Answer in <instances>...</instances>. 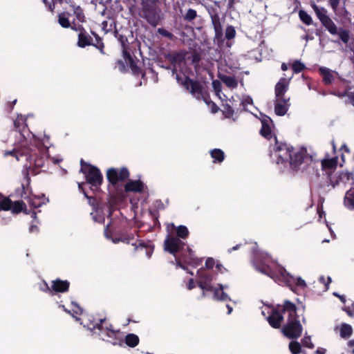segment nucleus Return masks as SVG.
I'll return each instance as SVG.
<instances>
[{
  "instance_id": "nucleus-59",
  "label": "nucleus",
  "mask_w": 354,
  "mask_h": 354,
  "mask_svg": "<svg viewBox=\"0 0 354 354\" xmlns=\"http://www.w3.org/2000/svg\"><path fill=\"white\" fill-rule=\"evenodd\" d=\"M170 59L171 62L174 63L177 62L178 61H181L183 58L178 53H176L171 55Z\"/></svg>"
},
{
  "instance_id": "nucleus-20",
  "label": "nucleus",
  "mask_w": 354,
  "mask_h": 354,
  "mask_svg": "<svg viewBox=\"0 0 354 354\" xmlns=\"http://www.w3.org/2000/svg\"><path fill=\"white\" fill-rule=\"evenodd\" d=\"M261 121V129L260 130V134L263 138L268 140H270V138H272V130L270 127V124L272 123V119L267 115H264Z\"/></svg>"
},
{
  "instance_id": "nucleus-53",
  "label": "nucleus",
  "mask_w": 354,
  "mask_h": 354,
  "mask_svg": "<svg viewBox=\"0 0 354 354\" xmlns=\"http://www.w3.org/2000/svg\"><path fill=\"white\" fill-rule=\"evenodd\" d=\"M225 118H230L233 116L234 111L233 108L228 104L224 106V110L223 111Z\"/></svg>"
},
{
  "instance_id": "nucleus-29",
  "label": "nucleus",
  "mask_w": 354,
  "mask_h": 354,
  "mask_svg": "<svg viewBox=\"0 0 354 354\" xmlns=\"http://www.w3.org/2000/svg\"><path fill=\"white\" fill-rule=\"evenodd\" d=\"M71 10L73 11V15L75 16L76 19L80 22L84 23L86 21L84 10L79 5L75 3L70 4Z\"/></svg>"
},
{
  "instance_id": "nucleus-8",
  "label": "nucleus",
  "mask_w": 354,
  "mask_h": 354,
  "mask_svg": "<svg viewBox=\"0 0 354 354\" xmlns=\"http://www.w3.org/2000/svg\"><path fill=\"white\" fill-rule=\"evenodd\" d=\"M129 171L126 167H122L120 169L116 168H109L106 171V178L109 184L116 187L119 182H123L129 178Z\"/></svg>"
},
{
  "instance_id": "nucleus-24",
  "label": "nucleus",
  "mask_w": 354,
  "mask_h": 354,
  "mask_svg": "<svg viewBox=\"0 0 354 354\" xmlns=\"http://www.w3.org/2000/svg\"><path fill=\"white\" fill-rule=\"evenodd\" d=\"M120 330H109L107 333H105V335L109 339H107L109 342L114 346H120L123 345V339L120 336Z\"/></svg>"
},
{
  "instance_id": "nucleus-35",
  "label": "nucleus",
  "mask_w": 354,
  "mask_h": 354,
  "mask_svg": "<svg viewBox=\"0 0 354 354\" xmlns=\"http://www.w3.org/2000/svg\"><path fill=\"white\" fill-rule=\"evenodd\" d=\"M219 78L230 88H235L238 86V82L234 77L222 75Z\"/></svg>"
},
{
  "instance_id": "nucleus-16",
  "label": "nucleus",
  "mask_w": 354,
  "mask_h": 354,
  "mask_svg": "<svg viewBox=\"0 0 354 354\" xmlns=\"http://www.w3.org/2000/svg\"><path fill=\"white\" fill-rule=\"evenodd\" d=\"M290 104V97L287 98H275L274 113L277 115L283 116L288 112Z\"/></svg>"
},
{
  "instance_id": "nucleus-45",
  "label": "nucleus",
  "mask_w": 354,
  "mask_h": 354,
  "mask_svg": "<svg viewBox=\"0 0 354 354\" xmlns=\"http://www.w3.org/2000/svg\"><path fill=\"white\" fill-rule=\"evenodd\" d=\"M197 17V12L194 9L189 8L183 15V19L187 22L193 21Z\"/></svg>"
},
{
  "instance_id": "nucleus-34",
  "label": "nucleus",
  "mask_w": 354,
  "mask_h": 354,
  "mask_svg": "<svg viewBox=\"0 0 354 354\" xmlns=\"http://www.w3.org/2000/svg\"><path fill=\"white\" fill-rule=\"evenodd\" d=\"M344 203L346 207L350 209H354V189L351 187L345 195Z\"/></svg>"
},
{
  "instance_id": "nucleus-36",
  "label": "nucleus",
  "mask_w": 354,
  "mask_h": 354,
  "mask_svg": "<svg viewBox=\"0 0 354 354\" xmlns=\"http://www.w3.org/2000/svg\"><path fill=\"white\" fill-rule=\"evenodd\" d=\"M205 8L209 15L210 18L218 17L220 13V2L214 1L213 5L205 6Z\"/></svg>"
},
{
  "instance_id": "nucleus-33",
  "label": "nucleus",
  "mask_w": 354,
  "mask_h": 354,
  "mask_svg": "<svg viewBox=\"0 0 354 354\" xmlns=\"http://www.w3.org/2000/svg\"><path fill=\"white\" fill-rule=\"evenodd\" d=\"M124 342L129 347L134 348L138 345L140 339L137 335L133 333H129L125 336L124 340H123V343Z\"/></svg>"
},
{
  "instance_id": "nucleus-44",
  "label": "nucleus",
  "mask_w": 354,
  "mask_h": 354,
  "mask_svg": "<svg viewBox=\"0 0 354 354\" xmlns=\"http://www.w3.org/2000/svg\"><path fill=\"white\" fill-rule=\"evenodd\" d=\"M299 17L300 20L306 25H310L313 22L312 17L306 11L300 10L299 11Z\"/></svg>"
},
{
  "instance_id": "nucleus-52",
  "label": "nucleus",
  "mask_w": 354,
  "mask_h": 354,
  "mask_svg": "<svg viewBox=\"0 0 354 354\" xmlns=\"http://www.w3.org/2000/svg\"><path fill=\"white\" fill-rule=\"evenodd\" d=\"M158 33L169 39H174V35L169 32L168 30H165V28H159L157 30Z\"/></svg>"
},
{
  "instance_id": "nucleus-2",
  "label": "nucleus",
  "mask_w": 354,
  "mask_h": 354,
  "mask_svg": "<svg viewBox=\"0 0 354 354\" xmlns=\"http://www.w3.org/2000/svg\"><path fill=\"white\" fill-rule=\"evenodd\" d=\"M257 269L261 273L269 276L275 281L283 283L286 286H288L292 290V286H296L304 288L306 283L301 277L295 278L290 275L286 270L281 266L276 267L274 270L272 269L270 266L265 263H260L257 266Z\"/></svg>"
},
{
  "instance_id": "nucleus-30",
  "label": "nucleus",
  "mask_w": 354,
  "mask_h": 354,
  "mask_svg": "<svg viewBox=\"0 0 354 354\" xmlns=\"http://www.w3.org/2000/svg\"><path fill=\"white\" fill-rule=\"evenodd\" d=\"M57 22L62 28H71L72 30L74 24H75V19L71 21L69 19L65 17V14L60 13L57 15Z\"/></svg>"
},
{
  "instance_id": "nucleus-31",
  "label": "nucleus",
  "mask_w": 354,
  "mask_h": 354,
  "mask_svg": "<svg viewBox=\"0 0 354 354\" xmlns=\"http://www.w3.org/2000/svg\"><path fill=\"white\" fill-rule=\"evenodd\" d=\"M196 275L198 278V281H203L206 282H212L213 280V274L205 270V268H201L197 270Z\"/></svg>"
},
{
  "instance_id": "nucleus-60",
  "label": "nucleus",
  "mask_w": 354,
  "mask_h": 354,
  "mask_svg": "<svg viewBox=\"0 0 354 354\" xmlns=\"http://www.w3.org/2000/svg\"><path fill=\"white\" fill-rule=\"evenodd\" d=\"M192 61L194 64H198L201 61V55L195 52L192 55Z\"/></svg>"
},
{
  "instance_id": "nucleus-28",
  "label": "nucleus",
  "mask_w": 354,
  "mask_h": 354,
  "mask_svg": "<svg viewBox=\"0 0 354 354\" xmlns=\"http://www.w3.org/2000/svg\"><path fill=\"white\" fill-rule=\"evenodd\" d=\"M217 288H215L213 290V297L217 301H227L230 300V297L225 293L224 290V286L221 283H218Z\"/></svg>"
},
{
  "instance_id": "nucleus-14",
  "label": "nucleus",
  "mask_w": 354,
  "mask_h": 354,
  "mask_svg": "<svg viewBox=\"0 0 354 354\" xmlns=\"http://www.w3.org/2000/svg\"><path fill=\"white\" fill-rule=\"evenodd\" d=\"M282 306L277 305L275 308H273L267 317V321L273 328H279L283 321V313L281 312Z\"/></svg>"
},
{
  "instance_id": "nucleus-22",
  "label": "nucleus",
  "mask_w": 354,
  "mask_h": 354,
  "mask_svg": "<svg viewBox=\"0 0 354 354\" xmlns=\"http://www.w3.org/2000/svg\"><path fill=\"white\" fill-rule=\"evenodd\" d=\"M144 191V183L140 180H129L124 185V192L142 193Z\"/></svg>"
},
{
  "instance_id": "nucleus-15",
  "label": "nucleus",
  "mask_w": 354,
  "mask_h": 354,
  "mask_svg": "<svg viewBox=\"0 0 354 354\" xmlns=\"http://www.w3.org/2000/svg\"><path fill=\"white\" fill-rule=\"evenodd\" d=\"M44 286L46 288V292H51L53 291L55 292L63 293L68 291L70 282L67 280L57 279L52 281L50 287L48 286L46 282H44Z\"/></svg>"
},
{
  "instance_id": "nucleus-38",
  "label": "nucleus",
  "mask_w": 354,
  "mask_h": 354,
  "mask_svg": "<svg viewBox=\"0 0 354 354\" xmlns=\"http://www.w3.org/2000/svg\"><path fill=\"white\" fill-rule=\"evenodd\" d=\"M236 35V30L233 26L229 25L226 27L225 32V38L227 40V46L231 47L232 44L230 41L234 39Z\"/></svg>"
},
{
  "instance_id": "nucleus-57",
  "label": "nucleus",
  "mask_w": 354,
  "mask_h": 354,
  "mask_svg": "<svg viewBox=\"0 0 354 354\" xmlns=\"http://www.w3.org/2000/svg\"><path fill=\"white\" fill-rule=\"evenodd\" d=\"M198 100H203L208 106H209L212 102L210 99L209 95L205 89L203 90V97Z\"/></svg>"
},
{
  "instance_id": "nucleus-10",
  "label": "nucleus",
  "mask_w": 354,
  "mask_h": 354,
  "mask_svg": "<svg viewBox=\"0 0 354 354\" xmlns=\"http://www.w3.org/2000/svg\"><path fill=\"white\" fill-rule=\"evenodd\" d=\"M351 83V82L347 80L339 77L337 78L335 84L338 85V88L334 91V94L339 97L347 96L348 99L346 102L354 106V93L349 91L352 88L349 85Z\"/></svg>"
},
{
  "instance_id": "nucleus-3",
  "label": "nucleus",
  "mask_w": 354,
  "mask_h": 354,
  "mask_svg": "<svg viewBox=\"0 0 354 354\" xmlns=\"http://www.w3.org/2000/svg\"><path fill=\"white\" fill-rule=\"evenodd\" d=\"M48 149L41 142L37 145V149H30V151H28L26 155L29 164L28 168H42L48 159Z\"/></svg>"
},
{
  "instance_id": "nucleus-63",
  "label": "nucleus",
  "mask_w": 354,
  "mask_h": 354,
  "mask_svg": "<svg viewBox=\"0 0 354 354\" xmlns=\"http://www.w3.org/2000/svg\"><path fill=\"white\" fill-rule=\"evenodd\" d=\"M18 153H19L18 151L16 150V149H13L12 151H6L5 152V155L6 156L10 155L12 156H15L17 158V160H19Z\"/></svg>"
},
{
  "instance_id": "nucleus-13",
  "label": "nucleus",
  "mask_w": 354,
  "mask_h": 354,
  "mask_svg": "<svg viewBox=\"0 0 354 354\" xmlns=\"http://www.w3.org/2000/svg\"><path fill=\"white\" fill-rule=\"evenodd\" d=\"M73 30L79 31L77 42V45L78 47L84 48L86 46L93 44V38L88 33V32L83 27V26H77L76 24H74V26L73 27Z\"/></svg>"
},
{
  "instance_id": "nucleus-25",
  "label": "nucleus",
  "mask_w": 354,
  "mask_h": 354,
  "mask_svg": "<svg viewBox=\"0 0 354 354\" xmlns=\"http://www.w3.org/2000/svg\"><path fill=\"white\" fill-rule=\"evenodd\" d=\"M338 164V158L337 156L329 158H324L321 161L322 169L323 171L332 173L337 168Z\"/></svg>"
},
{
  "instance_id": "nucleus-26",
  "label": "nucleus",
  "mask_w": 354,
  "mask_h": 354,
  "mask_svg": "<svg viewBox=\"0 0 354 354\" xmlns=\"http://www.w3.org/2000/svg\"><path fill=\"white\" fill-rule=\"evenodd\" d=\"M25 199L27 200L30 206L33 209L40 207L44 204H46V201H48V199L45 198L44 194H42L41 196H32L25 198Z\"/></svg>"
},
{
  "instance_id": "nucleus-32",
  "label": "nucleus",
  "mask_w": 354,
  "mask_h": 354,
  "mask_svg": "<svg viewBox=\"0 0 354 354\" xmlns=\"http://www.w3.org/2000/svg\"><path fill=\"white\" fill-rule=\"evenodd\" d=\"M171 225L173 228L176 229V238L186 239L188 237L189 232L185 225H180L176 227L174 223H171Z\"/></svg>"
},
{
  "instance_id": "nucleus-49",
  "label": "nucleus",
  "mask_w": 354,
  "mask_h": 354,
  "mask_svg": "<svg viewBox=\"0 0 354 354\" xmlns=\"http://www.w3.org/2000/svg\"><path fill=\"white\" fill-rule=\"evenodd\" d=\"M301 344L303 346L308 348H313L315 346L311 341V337L310 335H308L307 334H306L304 337L302 338Z\"/></svg>"
},
{
  "instance_id": "nucleus-40",
  "label": "nucleus",
  "mask_w": 354,
  "mask_h": 354,
  "mask_svg": "<svg viewBox=\"0 0 354 354\" xmlns=\"http://www.w3.org/2000/svg\"><path fill=\"white\" fill-rule=\"evenodd\" d=\"M105 321L106 318L100 319L99 322L96 323L93 326V328H97L102 333L104 332L105 333H107V331H109V330H115L112 324H106L104 326L103 324L105 322Z\"/></svg>"
},
{
  "instance_id": "nucleus-11",
  "label": "nucleus",
  "mask_w": 354,
  "mask_h": 354,
  "mask_svg": "<svg viewBox=\"0 0 354 354\" xmlns=\"http://www.w3.org/2000/svg\"><path fill=\"white\" fill-rule=\"evenodd\" d=\"M314 10L317 17L321 21L322 24L332 35L337 34V28L333 20L327 15V11L324 8H319L317 6H314Z\"/></svg>"
},
{
  "instance_id": "nucleus-21",
  "label": "nucleus",
  "mask_w": 354,
  "mask_h": 354,
  "mask_svg": "<svg viewBox=\"0 0 354 354\" xmlns=\"http://www.w3.org/2000/svg\"><path fill=\"white\" fill-rule=\"evenodd\" d=\"M349 181H351V185H354V175L353 172L342 171L340 172L338 178L335 181L331 178H330V183L333 187L337 185L339 182L346 184Z\"/></svg>"
},
{
  "instance_id": "nucleus-23",
  "label": "nucleus",
  "mask_w": 354,
  "mask_h": 354,
  "mask_svg": "<svg viewBox=\"0 0 354 354\" xmlns=\"http://www.w3.org/2000/svg\"><path fill=\"white\" fill-rule=\"evenodd\" d=\"M211 21L214 30L215 39L218 41H223V30L220 16L211 18Z\"/></svg>"
},
{
  "instance_id": "nucleus-54",
  "label": "nucleus",
  "mask_w": 354,
  "mask_h": 354,
  "mask_svg": "<svg viewBox=\"0 0 354 354\" xmlns=\"http://www.w3.org/2000/svg\"><path fill=\"white\" fill-rule=\"evenodd\" d=\"M227 1V10L232 12L236 10V4L241 2L240 0H225Z\"/></svg>"
},
{
  "instance_id": "nucleus-9",
  "label": "nucleus",
  "mask_w": 354,
  "mask_h": 354,
  "mask_svg": "<svg viewBox=\"0 0 354 354\" xmlns=\"http://www.w3.org/2000/svg\"><path fill=\"white\" fill-rule=\"evenodd\" d=\"M274 139L275 145L274 149L277 156L276 163L279 165L288 162L294 148L288 145L286 143L278 142L277 136H275Z\"/></svg>"
},
{
  "instance_id": "nucleus-46",
  "label": "nucleus",
  "mask_w": 354,
  "mask_h": 354,
  "mask_svg": "<svg viewBox=\"0 0 354 354\" xmlns=\"http://www.w3.org/2000/svg\"><path fill=\"white\" fill-rule=\"evenodd\" d=\"M289 349L292 354H299L301 352V344L296 341L290 342Z\"/></svg>"
},
{
  "instance_id": "nucleus-61",
  "label": "nucleus",
  "mask_w": 354,
  "mask_h": 354,
  "mask_svg": "<svg viewBox=\"0 0 354 354\" xmlns=\"http://www.w3.org/2000/svg\"><path fill=\"white\" fill-rule=\"evenodd\" d=\"M212 86L215 91L219 92L221 88V84L218 80H214L212 82Z\"/></svg>"
},
{
  "instance_id": "nucleus-56",
  "label": "nucleus",
  "mask_w": 354,
  "mask_h": 354,
  "mask_svg": "<svg viewBox=\"0 0 354 354\" xmlns=\"http://www.w3.org/2000/svg\"><path fill=\"white\" fill-rule=\"evenodd\" d=\"M215 265V261L212 257H207L205 263V268L206 269H212Z\"/></svg>"
},
{
  "instance_id": "nucleus-62",
  "label": "nucleus",
  "mask_w": 354,
  "mask_h": 354,
  "mask_svg": "<svg viewBox=\"0 0 354 354\" xmlns=\"http://www.w3.org/2000/svg\"><path fill=\"white\" fill-rule=\"evenodd\" d=\"M191 261H192V265L194 266V267H196L199 265H201L203 262V259L201 258V259H198V258H194V257L190 258Z\"/></svg>"
},
{
  "instance_id": "nucleus-12",
  "label": "nucleus",
  "mask_w": 354,
  "mask_h": 354,
  "mask_svg": "<svg viewBox=\"0 0 354 354\" xmlns=\"http://www.w3.org/2000/svg\"><path fill=\"white\" fill-rule=\"evenodd\" d=\"M164 246L166 251L175 255L184 248L185 243L174 236L168 235L165 240Z\"/></svg>"
},
{
  "instance_id": "nucleus-1",
  "label": "nucleus",
  "mask_w": 354,
  "mask_h": 354,
  "mask_svg": "<svg viewBox=\"0 0 354 354\" xmlns=\"http://www.w3.org/2000/svg\"><path fill=\"white\" fill-rule=\"evenodd\" d=\"M296 305L289 300H285L282 305L281 312L288 313L286 324L283 326V334L289 339H297L302 333L303 327L299 320Z\"/></svg>"
},
{
  "instance_id": "nucleus-55",
  "label": "nucleus",
  "mask_w": 354,
  "mask_h": 354,
  "mask_svg": "<svg viewBox=\"0 0 354 354\" xmlns=\"http://www.w3.org/2000/svg\"><path fill=\"white\" fill-rule=\"evenodd\" d=\"M118 40L122 45L123 55H124V51L129 52L127 50V39L124 36L120 35Z\"/></svg>"
},
{
  "instance_id": "nucleus-50",
  "label": "nucleus",
  "mask_w": 354,
  "mask_h": 354,
  "mask_svg": "<svg viewBox=\"0 0 354 354\" xmlns=\"http://www.w3.org/2000/svg\"><path fill=\"white\" fill-rule=\"evenodd\" d=\"M340 38V39L344 43L347 44L349 40V33L348 31L341 28L339 31H337V34Z\"/></svg>"
},
{
  "instance_id": "nucleus-43",
  "label": "nucleus",
  "mask_w": 354,
  "mask_h": 354,
  "mask_svg": "<svg viewBox=\"0 0 354 354\" xmlns=\"http://www.w3.org/2000/svg\"><path fill=\"white\" fill-rule=\"evenodd\" d=\"M25 208V203L23 201H16L12 202V206L11 208V212L13 214H19Z\"/></svg>"
},
{
  "instance_id": "nucleus-37",
  "label": "nucleus",
  "mask_w": 354,
  "mask_h": 354,
  "mask_svg": "<svg viewBox=\"0 0 354 354\" xmlns=\"http://www.w3.org/2000/svg\"><path fill=\"white\" fill-rule=\"evenodd\" d=\"M209 153L214 163H221L225 159V153L220 149H214Z\"/></svg>"
},
{
  "instance_id": "nucleus-17",
  "label": "nucleus",
  "mask_w": 354,
  "mask_h": 354,
  "mask_svg": "<svg viewBox=\"0 0 354 354\" xmlns=\"http://www.w3.org/2000/svg\"><path fill=\"white\" fill-rule=\"evenodd\" d=\"M319 72L325 85L328 86L336 82L337 78L336 77V75H337V73L326 67H320Z\"/></svg>"
},
{
  "instance_id": "nucleus-6",
  "label": "nucleus",
  "mask_w": 354,
  "mask_h": 354,
  "mask_svg": "<svg viewBox=\"0 0 354 354\" xmlns=\"http://www.w3.org/2000/svg\"><path fill=\"white\" fill-rule=\"evenodd\" d=\"M80 173L84 175L86 183L90 185V189L93 192L100 190L103 183L104 178L100 169L96 166H90L87 170L84 169L80 170Z\"/></svg>"
},
{
  "instance_id": "nucleus-5",
  "label": "nucleus",
  "mask_w": 354,
  "mask_h": 354,
  "mask_svg": "<svg viewBox=\"0 0 354 354\" xmlns=\"http://www.w3.org/2000/svg\"><path fill=\"white\" fill-rule=\"evenodd\" d=\"M134 239V234L133 233H122L119 237H115L113 239L114 243L120 241L130 244L131 241ZM133 246V252L136 253L138 251H144L145 255L149 258L153 252V246L150 243H147L142 240H136V242L131 243Z\"/></svg>"
},
{
  "instance_id": "nucleus-27",
  "label": "nucleus",
  "mask_w": 354,
  "mask_h": 354,
  "mask_svg": "<svg viewBox=\"0 0 354 354\" xmlns=\"http://www.w3.org/2000/svg\"><path fill=\"white\" fill-rule=\"evenodd\" d=\"M124 57L128 62L129 67L132 73L136 75H139L142 73L141 68L138 66L136 61L131 57L129 52L124 51Z\"/></svg>"
},
{
  "instance_id": "nucleus-48",
  "label": "nucleus",
  "mask_w": 354,
  "mask_h": 354,
  "mask_svg": "<svg viewBox=\"0 0 354 354\" xmlns=\"http://www.w3.org/2000/svg\"><path fill=\"white\" fill-rule=\"evenodd\" d=\"M306 68V66L299 60H295L292 64V69L295 73H299Z\"/></svg>"
},
{
  "instance_id": "nucleus-7",
  "label": "nucleus",
  "mask_w": 354,
  "mask_h": 354,
  "mask_svg": "<svg viewBox=\"0 0 354 354\" xmlns=\"http://www.w3.org/2000/svg\"><path fill=\"white\" fill-rule=\"evenodd\" d=\"M177 82L196 99L203 97L205 88L198 80H193L188 76L182 77L177 75Z\"/></svg>"
},
{
  "instance_id": "nucleus-18",
  "label": "nucleus",
  "mask_w": 354,
  "mask_h": 354,
  "mask_svg": "<svg viewBox=\"0 0 354 354\" xmlns=\"http://www.w3.org/2000/svg\"><path fill=\"white\" fill-rule=\"evenodd\" d=\"M14 127L18 131L23 138H26L29 134V129L26 124V118L22 115H18L14 121Z\"/></svg>"
},
{
  "instance_id": "nucleus-42",
  "label": "nucleus",
  "mask_w": 354,
  "mask_h": 354,
  "mask_svg": "<svg viewBox=\"0 0 354 354\" xmlns=\"http://www.w3.org/2000/svg\"><path fill=\"white\" fill-rule=\"evenodd\" d=\"M196 283L198 286L203 290V297H205V291L213 292L215 288H214L211 282H206L203 281H197Z\"/></svg>"
},
{
  "instance_id": "nucleus-58",
  "label": "nucleus",
  "mask_w": 354,
  "mask_h": 354,
  "mask_svg": "<svg viewBox=\"0 0 354 354\" xmlns=\"http://www.w3.org/2000/svg\"><path fill=\"white\" fill-rule=\"evenodd\" d=\"M86 183H78V189L84 195V196L88 199V200H91L92 199V196H89L87 194V192H86L84 187V185L86 184Z\"/></svg>"
},
{
  "instance_id": "nucleus-41",
  "label": "nucleus",
  "mask_w": 354,
  "mask_h": 354,
  "mask_svg": "<svg viewBox=\"0 0 354 354\" xmlns=\"http://www.w3.org/2000/svg\"><path fill=\"white\" fill-rule=\"evenodd\" d=\"M353 333V328L351 325L347 324H342L340 326V336L342 338L349 337Z\"/></svg>"
},
{
  "instance_id": "nucleus-39",
  "label": "nucleus",
  "mask_w": 354,
  "mask_h": 354,
  "mask_svg": "<svg viewBox=\"0 0 354 354\" xmlns=\"http://www.w3.org/2000/svg\"><path fill=\"white\" fill-rule=\"evenodd\" d=\"M91 33L95 37V41L93 42V44H91V46H93L95 47L97 49H98L102 55H105L104 44L102 38L95 32L92 31Z\"/></svg>"
},
{
  "instance_id": "nucleus-51",
  "label": "nucleus",
  "mask_w": 354,
  "mask_h": 354,
  "mask_svg": "<svg viewBox=\"0 0 354 354\" xmlns=\"http://www.w3.org/2000/svg\"><path fill=\"white\" fill-rule=\"evenodd\" d=\"M41 1L48 12L53 14L55 12V2L53 0H41Z\"/></svg>"
},
{
  "instance_id": "nucleus-4",
  "label": "nucleus",
  "mask_w": 354,
  "mask_h": 354,
  "mask_svg": "<svg viewBox=\"0 0 354 354\" xmlns=\"http://www.w3.org/2000/svg\"><path fill=\"white\" fill-rule=\"evenodd\" d=\"M313 162V157L310 156L306 149H301L297 151H292L288 160L290 167L294 171H304L307 167Z\"/></svg>"
},
{
  "instance_id": "nucleus-19",
  "label": "nucleus",
  "mask_w": 354,
  "mask_h": 354,
  "mask_svg": "<svg viewBox=\"0 0 354 354\" xmlns=\"http://www.w3.org/2000/svg\"><path fill=\"white\" fill-rule=\"evenodd\" d=\"M289 81L285 77H281L274 87L275 98H287L285 96L288 89Z\"/></svg>"
},
{
  "instance_id": "nucleus-47",
  "label": "nucleus",
  "mask_w": 354,
  "mask_h": 354,
  "mask_svg": "<svg viewBox=\"0 0 354 354\" xmlns=\"http://www.w3.org/2000/svg\"><path fill=\"white\" fill-rule=\"evenodd\" d=\"M12 201L9 198H4L0 201V208L4 211L11 210Z\"/></svg>"
},
{
  "instance_id": "nucleus-64",
  "label": "nucleus",
  "mask_w": 354,
  "mask_h": 354,
  "mask_svg": "<svg viewBox=\"0 0 354 354\" xmlns=\"http://www.w3.org/2000/svg\"><path fill=\"white\" fill-rule=\"evenodd\" d=\"M209 106L211 109L212 113H217L219 110L218 106L213 101L211 102V104Z\"/></svg>"
}]
</instances>
